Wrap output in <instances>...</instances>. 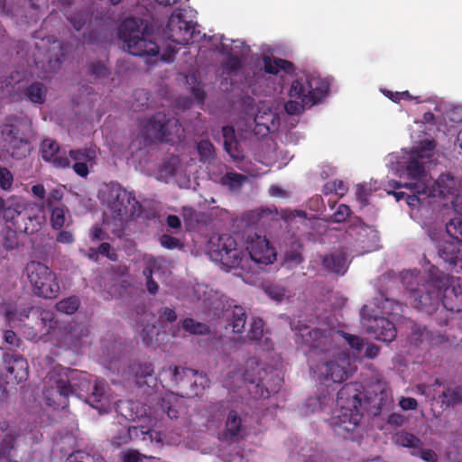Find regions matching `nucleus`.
I'll return each mask as SVG.
<instances>
[{
    "label": "nucleus",
    "mask_w": 462,
    "mask_h": 462,
    "mask_svg": "<svg viewBox=\"0 0 462 462\" xmlns=\"http://www.w3.org/2000/svg\"><path fill=\"white\" fill-rule=\"evenodd\" d=\"M363 385L354 382L346 383L338 392L337 402L339 407L331 418L334 431L346 438V433L356 430L363 417L359 411L362 403Z\"/></svg>",
    "instance_id": "1"
},
{
    "label": "nucleus",
    "mask_w": 462,
    "mask_h": 462,
    "mask_svg": "<svg viewBox=\"0 0 462 462\" xmlns=\"http://www.w3.org/2000/svg\"><path fill=\"white\" fill-rule=\"evenodd\" d=\"M334 336L342 337L356 354H359L364 346V341L358 336L342 330H337L334 335H331L330 331L308 327L300 328L295 334V343L302 348H309L310 356L323 354L324 358H327L336 355V346L333 344Z\"/></svg>",
    "instance_id": "2"
},
{
    "label": "nucleus",
    "mask_w": 462,
    "mask_h": 462,
    "mask_svg": "<svg viewBox=\"0 0 462 462\" xmlns=\"http://www.w3.org/2000/svg\"><path fill=\"white\" fill-rule=\"evenodd\" d=\"M329 91V84L323 79L304 74L291 82L284 108L289 115H299L306 107L319 102Z\"/></svg>",
    "instance_id": "3"
},
{
    "label": "nucleus",
    "mask_w": 462,
    "mask_h": 462,
    "mask_svg": "<svg viewBox=\"0 0 462 462\" xmlns=\"http://www.w3.org/2000/svg\"><path fill=\"white\" fill-rule=\"evenodd\" d=\"M142 134L150 143H174L184 137V129L178 119L159 112L145 121Z\"/></svg>",
    "instance_id": "4"
},
{
    "label": "nucleus",
    "mask_w": 462,
    "mask_h": 462,
    "mask_svg": "<svg viewBox=\"0 0 462 462\" xmlns=\"http://www.w3.org/2000/svg\"><path fill=\"white\" fill-rule=\"evenodd\" d=\"M447 281V278L440 280L439 269L431 266L428 271L425 282L417 289H410V298L413 307L428 314H433L437 307H439L441 300V283Z\"/></svg>",
    "instance_id": "5"
},
{
    "label": "nucleus",
    "mask_w": 462,
    "mask_h": 462,
    "mask_svg": "<svg viewBox=\"0 0 462 462\" xmlns=\"http://www.w3.org/2000/svg\"><path fill=\"white\" fill-rule=\"evenodd\" d=\"M141 21L126 18L119 27V37L134 56H157L159 46L149 34L140 31Z\"/></svg>",
    "instance_id": "6"
},
{
    "label": "nucleus",
    "mask_w": 462,
    "mask_h": 462,
    "mask_svg": "<svg viewBox=\"0 0 462 462\" xmlns=\"http://www.w3.org/2000/svg\"><path fill=\"white\" fill-rule=\"evenodd\" d=\"M24 273L36 296L44 299L58 297L60 283L56 273L48 265L32 260L26 263Z\"/></svg>",
    "instance_id": "7"
},
{
    "label": "nucleus",
    "mask_w": 462,
    "mask_h": 462,
    "mask_svg": "<svg viewBox=\"0 0 462 462\" xmlns=\"http://www.w3.org/2000/svg\"><path fill=\"white\" fill-rule=\"evenodd\" d=\"M211 257L228 269L244 268V252L238 248L236 239L229 234L213 236L209 240Z\"/></svg>",
    "instance_id": "8"
},
{
    "label": "nucleus",
    "mask_w": 462,
    "mask_h": 462,
    "mask_svg": "<svg viewBox=\"0 0 462 462\" xmlns=\"http://www.w3.org/2000/svg\"><path fill=\"white\" fill-rule=\"evenodd\" d=\"M307 349V353L310 361V368L313 373V376L319 383H323L327 386H329L330 383H341L348 377L350 365L349 358L345 356L339 359L341 363L339 364L337 361L329 360L323 361L320 364L314 365L313 359L316 356H310L309 352V348ZM322 354H319L321 356ZM319 356V355L317 356Z\"/></svg>",
    "instance_id": "9"
},
{
    "label": "nucleus",
    "mask_w": 462,
    "mask_h": 462,
    "mask_svg": "<svg viewBox=\"0 0 462 462\" xmlns=\"http://www.w3.org/2000/svg\"><path fill=\"white\" fill-rule=\"evenodd\" d=\"M227 411L225 422V429L219 433V440L226 443H238L247 435V427L241 414L236 410H229L227 403L220 401L210 406L212 413L218 412L220 415Z\"/></svg>",
    "instance_id": "10"
},
{
    "label": "nucleus",
    "mask_w": 462,
    "mask_h": 462,
    "mask_svg": "<svg viewBox=\"0 0 462 462\" xmlns=\"http://www.w3.org/2000/svg\"><path fill=\"white\" fill-rule=\"evenodd\" d=\"M107 206L115 217H133L141 208L140 202L132 191H128L118 182L108 185Z\"/></svg>",
    "instance_id": "11"
},
{
    "label": "nucleus",
    "mask_w": 462,
    "mask_h": 462,
    "mask_svg": "<svg viewBox=\"0 0 462 462\" xmlns=\"http://www.w3.org/2000/svg\"><path fill=\"white\" fill-rule=\"evenodd\" d=\"M57 393L60 396V402L54 403L55 408L65 409L67 400L69 396L75 395L79 398L84 396L90 389V382L86 378V374L71 373L69 376L60 377L56 382Z\"/></svg>",
    "instance_id": "12"
},
{
    "label": "nucleus",
    "mask_w": 462,
    "mask_h": 462,
    "mask_svg": "<svg viewBox=\"0 0 462 462\" xmlns=\"http://www.w3.org/2000/svg\"><path fill=\"white\" fill-rule=\"evenodd\" d=\"M5 150L14 159L21 160L30 154L31 143L24 133L14 125H6L2 129Z\"/></svg>",
    "instance_id": "13"
},
{
    "label": "nucleus",
    "mask_w": 462,
    "mask_h": 462,
    "mask_svg": "<svg viewBox=\"0 0 462 462\" xmlns=\"http://www.w3.org/2000/svg\"><path fill=\"white\" fill-rule=\"evenodd\" d=\"M360 314L367 331L373 334L375 339L392 342L396 337L397 330L393 321L384 317L370 315L367 305L362 308Z\"/></svg>",
    "instance_id": "14"
},
{
    "label": "nucleus",
    "mask_w": 462,
    "mask_h": 462,
    "mask_svg": "<svg viewBox=\"0 0 462 462\" xmlns=\"http://www.w3.org/2000/svg\"><path fill=\"white\" fill-rule=\"evenodd\" d=\"M447 278V282L441 283L442 306L450 313L462 311V278L446 274L440 271V280Z\"/></svg>",
    "instance_id": "15"
},
{
    "label": "nucleus",
    "mask_w": 462,
    "mask_h": 462,
    "mask_svg": "<svg viewBox=\"0 0 462 462\" xmlns=\"http://www.w3.org/2000/svg\"><path fill=\"white\" fill-rule=\"evenodd\" d=\"M167 29L169 39L177 44L188 45L196 41L194 24L184 20L180 14L171 15Z\"/></svg>",
    "instance_id": "16"
},
{
    "label": "nucleus",
    "mask_w": 462,
    "mask_h": 462,
    "mask_svg": "<svg viewBox=\"0 0 462 462\" xmlns=\"http://www.w3.org/2000/svg\"><path fill=\"white\" fill-rule=\"evenodd\" d=\"M30 205L22 197H10L7 199L0 198V214L8 226V228L15 229L23 217H27Z\"/></svg>",
    "instance_id": "17"
},
{
    "label": "nucleus",
    "mask_w": 462,
    "mask_h": 462,
    "mask_svg": "<svg viewBox=\"0 0 462 462\" xmlns=\"http://www.w3.org/2000/svg\"><path fill=\"white\" fill-rule=\"evenodd\" d=\"M247 254L256 263L270 264L276 259V253L270 242L257 234L249 236L246 245Z\"/></svg>",
    "instance_id": "18"
},
{
    "label": "nucleus",
    "mask_w": 462,
    "mask_h": 462,
    "mask_svg": "<svg viewBox=\"0 0 462 462\" xmlns=\"http://www.w3.org/2000/svg\"><path fill=\"white\" fill-rule=\"evenodd\" d=\"M435 145L432 141H428L409 160L405 167L408 178L411 181H424L430 184V180L425 171L424 162H420L424 158H430Z\"/></svg>",
    "instance_id": "19"
},
{
    "label": "nucleus",
    "mask_w": 462,
    "mask_h": 462,
    "mask_svg": "<svg viewBox=\"0 0 462 462\" xmlns=\"http://www.w3.org/2000/svg\"><path fill=\"white\" fill-rule=\"evenodd\" d=\"M88 335L89 330L87 326L69 322L63 328L60 342L66 348L78 352L86 343Z\"/></svg>",
    "instance_id": "20"
},
{
    "label": "nucleus",
    "mask_w": 462,
    "mask_h": 462,
    "mask_svg": "<svg viewBox=\"0 0 462 462\" xmlns=\"http://www.w3.org/2000/svg\"><path fill=\"white\" fill-rule=\"evenodd\" d=\"M42 157L45 162H51L56 168H68L70 160L66 153H60V144L51 138L44 139L41 143Z\"/></svg>",
    "instance_id": "21"
},
{
    "label": "nucleus",
    "mask_w": 462,
    "mask_h": 462,
    "mask_svg": "<svg viewBox=\"0 0 462 462\" xmlns=\"http://www.w3.org/2000/svg\"><path fill=\"white\" fill-rule=\"evenodd\" d=\"M5 369L17 383L25 381L28 376V363L21 355L5 353L3 356Z\"/></svg>",
    "instance_id": "22"
},
{
    "label": "nucleus",
    "mask_w": 462,
    "mask_h": 462,
    "mask_svg": "<svg viewBox=\"0 0 462 462\" xmlns=\"http://www.w3.org/2000/svg\"><path fill=\"white\" fill-rule=\"evenodd\" d=\"M404 186L410 190L406 203L411 208L420 206L428 198L432 196L434 192L430 184L424 181L406 182Z\"/></svg>",
    "instance_id": "23"
},
{
    "label": "nucleus",
    "mask_w": 462,
    "mask_h": 462,
    "mask_svg": "<svg viewBox=\"0 0 462 462\" xmlns=\"http://www.w3.org/2000/svg\"><path fill=\"white\" fill-rule=\"evenodd\" d=\"M438 254L444 262L456 265L462 261V241L450 236V239L439 245Z\"/></svg>",
    "instance_id": "24"
},
{
    "label": "nucleus",
    "mask_w": 462,
    "mask_h": 462,
    "mask_svg": "<svg viewBox=\"0 0 462 462\" xmlns=\"http://www.w3.org/2000/svg\"><path fill=\"white\" fill-rule=\"evenodd\" d=\"M19 436V430L11 428L7 421L0 422V457L10 455Z\"/></svg>",
    "instance_id": "25"
},
{
    "label": "nucleus",
    "mask_w": 462,
    "mask_h": 462,
    "mask_svg": "<svg viewBox=\"0 0 462 462\" xmlns=\"http://www.w3.org/2000/svg\"><path fill=\"white\" fill-rule=\"evenodd\" d=\"M222 134L224 138V149L229 156L236 162L244 159L243 150L236 137L235 128L231 125L223 126Z\"/></svg>",
    "instance_id": "26"
},
{
    "label": "nucleus",
    "mask_w": 462,
    "mask_h": 462,
    "mask_svg": "<svg viewBox=\"0 0 462 462\" xmlns=\"http://www.w3.org/2000/svg\"><path fill=\"white\" fill-rule=\"evenodd\" d=\"M142 438L143 440L152 439V434L149 430H145L144 427H130L125 426L120 429V432L117 436L113 437V444L120 446L126 443L129 439L134 438Z\"/></svg>",
    "instance_id": "27"
},
{
    "label": "nucleus",
    "mask_w": 462,
    "mask_h": 462,
    "mask_svg": "<svg viewBox=\"0 0 462 462\" xmlns=\"http://www.w3.org/2000/svg\"><path fill=\"white\" fill-rule=\"evenodd\" d=\"M439 399L443 407H455L462 404V385L448 383L443 385V391Z\"/></svg>",
    "instance_id": "28"
},
{
    "label": "nucleus",
    "mask_w": 462,
    "mask_h": 462,
    "mask_svg": "<svg viewBox=\"0 0 462 462\" xmlns=\"http://www.w3.org/2000/svg\"><path fill=\"white\" fill-rule=\"evenodd\" d=\"M41 311H34L30 319L22 324H16L27 339L32 340L38 337L39 331L45 326L44 318H42Z\"/></svg>",
    "instance_id": "29"
},
{
    "label": "nucleus",
    "mask_w": 462,
    "mask_h": 462,
    "mask_svg": "<svg viewBox=\"0 0 462 462\" xmlns=\"http://www.w3.org/2000/svg\"><path fill=\"white\" fill-rule=\"evenodd\" d=\"M34 311L40 310L32 306L18 309L9 304L5 308V316L9 323H13L16 327V324H22L30 319Z\"/></svg>",
    "instance_id": "30"
},
{
    "label": "nucleus",
    "mask_w": 462,
    "mask_h": 462,
    "mask_svg": "<svg viewBox=\"0 0 462 462\" xmlns=\"http://www.w3.org/2000/svg\"><path fill=\"white\" fill-rule=\"evenodd\" d=\"M263 69L268 74L276 75L280 71L286 74H293L295 70L294 64L287 60L281 58L263 57Z\"/></svg>",
    "instance_id": "31"
},
{
    "label": "nucleus",
    "mask_w": 462,
    "mask_h": 462,
    "mask_svg": "<svg viewBox=\"0 0 462 462\" xmlns=\"http://www.w3.org/2000/svg\"><path fill=\"white\" fill-rule=\"evenodd\" d=\"M27 217H23V220L18 224L15 230L27 235L37 233L41 229L42 217H39L35 213L34 208L31 206L27 210Z\"/></svg>",
    "instance_id": "32"
},
{
    "label": "nucleus",
    "mask_w": 462,
    "mask_h": 462,
    "mask_svg": "<svg viewBox=\"0 0 462 462\" xmlns=\"http://www.w3.org/2000/svg\"><path fill=\"white\" fill-rule=\"evenodd\" d=\"M322 265L328 271L335 273H345L346 270V257L343 253H332L324 256Z\"/></svg>",
    "instance_id": "33"
},
{
    "label": "nucleus",
    "mask_w": 462,
    "mask_h": 462,
    "mask_svg": "<svg viewBox=\"0 0 462 462\" xmlns=\"http://www.w3.org/2000/svg\"><path fill=\"white\" fill-rule=\"evenodd\" d=\"M160 264L159 262L151 257L147 260L146 267L143 270V275L146 277V287L147 291L151 294H155L158 291L159 286L157 282L153 280L152 275H157L160 273Z\"/></svg>",
    "instance_id": "34"
},
{
    "label": "nucleus",
    "mask_w": 462,
    "mask_h": 462,
    "mask_svg": "<svg viewBox=\"0 0 462 462\" xmlns=\"http://www.w3.org/2000/svg\"><path fill=\"white\" fill-rule=\"evenodd\" d=\"M23 93L32 103L42 105L46 100L47 88L43 83L35 81L26 87Z\"/></svg>",
    "instance_id": "35"
},
{
    "label": "nucleus",
    "mask_w": 462,
    "mask_h": 462,
    "mask_svg": "<svg viewBox=\"0 0 462 462\" xmlns=\"http://www.w3.org/2000/svg\"><path fill=\"white\" fill-rule=\"evenodd\" d=\"M393 439L396 445L410 448L411 451H415L423 445L422 441L418 437L404 430L396 432Z\"/></svg>",
    "instance_id": "36"
},
{
    "label": "nucleus",
    "mask_w": 462,
    "mask_h": 462,
    "mask_svg": "<svg viewBox=\"0 0 462 462\" xmlns=\"http://www.w3.org/2000/svg\"><path fill=\"white\" fill-rule=\"evenodd\" d=\"M191 390L185 393L186 398H194L203 394L205 389L209 386V379L204 373L194 372L191 382Z\"/></svg>",
    "instance_id": "37"
},
{
    "label": "nucleus",
    "mask_w": 462,
    "mask_h": 462,
    "mask_svg": "<svg viewBox=\"0 0 462 462\" xmlns=\"http://www.w3.org/2000/svg\"><path fill=\"white\" fill-rule=\"evenodd\" d=\"M182 367L178 366H169L167 368H162V372L159 374V377L162 382H165L167 385L171 387H178L180 383L181 382Z\"/></svg>",
    "instance_id": "38"
},
{
    "label": "nucleus",
    "mask_w": 462,
    "mask_h": 462,
    "mask_svg": "<svg viewBox=\"0 0 462 462\" xmlns=\"http://www.w3.org/2000/svg\"><path fill=\"white\" fill-rule=\"evenodd\" d=\"M246 313L243 307L235 306L231 311L228 326L232 327L234 333H241L246 323Z\"/></svg>",
    "instance_id": "39"
},
{
    "label": "nucleus",
    "mask_w": 462,
    "mask_h": 462,
    "mask_svg": "<svg viewBox=\"0 0 462 462\" xmlns=\"http://www.w3.org/2000/svg\"><path fill=\"white\" fill-rule=\"evenodd\" d=\"M106 383L104 380L97 379L92 387V393L88 402L96 409H99L97 403L106 400Z\"/></svg>",
    "instance_id": "40"
},
{
    "label": "nucleus",
    "mask_w": 462,
    "mask_h": 462,
    "mask_svg": "<svg viewBox=\"0 0 462 462\" xmlns=\"http://www.w3.org/2000/svg\"><path fill=\"white\" fill-rule=\"evenodd\" d=\"M46 210L51 211V227L56 230H60L66 223V207L64 205H60L52 208H46Z\"/></svg>",
    "instance_id": "41"
},
{
    "label": "nucleus",
    "mask_w": 462,
    "mask_h": 462,
    "mask_svg": "<svg viewBox=\"0 0 462 462\" xmlns=\"http://www.w3.org/2000/svg\"><path fill=\"white\" fill-rule=\"evenodd\" d=\"M199 161L203 163L210 162L216 156L213 143L209 140H201L197 143Z\"/></svg>",
    "instance_id": "42"
},
{
    "label": "nucleus",
    "mask_w": 462,
    "mask_h": 462,
    "mask_svg": "<svg viewBox=\"0 0 462 462\" xmlns=\"http://www.w3.org/2000/svg\"><path fill=\"white\" fill-rule=\"evenodd\" d=\"M182 328L185 331L194 335H206L209 333V328L208 325L196 321L191 318H186L182 321Z\"/></svg>",
    "instance_id": "43"
},
{
    "label": "nucleus",
    "mask_w": 462,
    "mask_h": 462,
    "mask_svg": "<svg viewBox=\"0 0 462 462\" xmlns=\"http://www.w3.org/2000/svg\"><path fill=\"white\" fill-rule=\"evenodd\" d=\"M79 307V300L76 296L65 298L56 304V310L65 314H74Z\"/></svg>",
    "instance_id": "44"
},
{
    "label": "nucleus",
    "mask_w": 462,
    "mask_h": 462,
    "mask_svg": "<svg viewBox=\"0 0 462 462\" xmlns=\"http://www.w3.org/2000/svg\"><path fill=\"white\" fill-rule=\"evenodd\" d=\"M69 160L72 159L75 162H90L96 158V152L90 148L75 149L69 151Z\"/></svg>",
    "instance_id": "45"
},
{
    "label": "nucleus",
    "mask_w": 462,
    "mask_h": 462,
    "mask_svg": "<svg viewBox=\"0 0 462 462\" xmlns=\"http://www.w3.org/2000/svg\"><path fill=\"white\" fill-rule=\"evenodd\" d=\"M66 462H104L99 455H90L83 450H77L69 455Z\"/></svg>",
    "instance_id": "46"
},
{
    "label": "nucleus",
    "mask_w": 462,
    "mask_h": 462,
    "mask_svg": "<svg viewBox=\"0 0 462 462\" xmlns=\"http://www.w3.org/2000/svg\"><path fill=\"white\" fill-rule=\"evenodd\" d=\"M194 372L195 370L191 368L182 369L183 376L181 377V382H179L180 384L177 387L178 394L180 396L186 398L185 393L191 390V382L194 376Z\"/></svg>",
    "instance_id": "47"
},
{
    "label": "nucleus",
    "mask_w": 462,
    "mask_h": 462,
    "mask_svg": "<svg viewBox=\"0 0 462 462\" xmlns=\"http://www.w3.org/2000/svg\"><path fill=\"white\" fill-rule=\"evenodd\" d=\"M63 196H64V193L62 191L61 189L60 188H55V189H52L47 198L45 199V200H43L41 204V208L42 211L46 210V208H54L55 206L53 205V202H60L63 199Z\"/></svg>",
    "instance_id": "48"
},
{
    "label": "nucleus",
    "mask_w": 462,
    "mask_h": 462,
    "mask_svg": "<svg viewBox=\"0 0 462 462\" xmlns=\"http://www.w3.org/2000/svg\"><path fill=\"white\" fill-rule=\"evenodd\" d=\"M133 370L134 375L139 379H145L154 374V367L150 362L139 363L134 366Z\"/></svg>",
    "instance_id": "49"
},
{
    "label": "nucleus",
    "mask_w": 462,
    "mask_h": 462,
    "mask_svg": "<svg viewBox=\"0 0 462 462\" xmlns=\"http://www.w3.org/2000/svg\"><path fill=\"white\" fill-rule=\"evenodd\" d=\"M134 402L131 401H118L116 402V411L125 420H134V414L133 412Z\"/></svg>",
    "instance_id": "50"
},
{
    "label": "nucleus",
    "mask_w": 462,
    "mask_h": 462,
    "mask_svg": "<svg viewBox=\"0 0 462 462\" xmlns=\"http://www.w3.org/2000/svg\"><path fill=\"white\" fill-rule=\"evenodd\" d=\"M19 231H16L14 228H9V230L6 232L5 238H4V247L7 251L15 250L20 246L19 238L17 236V233Z\"/></svg>",
    "instance_id": "51"
},
{
    "label": "nucleus",
    "mask_w": 462,
    "mask_h": 462,
    "mask_svg": "<svg viewBox=\"0 0 462 462\" xmlns=\"http://www.w3.org/2000/svg\"><path fill=\"white\" fill-rule=\"evenodd\" d=\"M263 334V320L262 319H254L251 323L250 329L247 334L249 340H260Z\"/></svg>",
    "instance_id": "52"
},
{
    "label": "nucleus",
    "mask_w": 462,
    "mask_h": 462,
    "mask_svg": "<svg viewBox=\"0 0 462 462\" xmlns=\"http://www.w3.org/2000/svg\"><path fill=\"white\" fill-rule=\"evenodd\" d=\"M247 180L245 175L237 172H227L223 177L224 184H228L231 187H240Z\"/></svg>",
    "instance_id": "53"
},
{
    "label": "nucleus",
    "mask_w": 462,
    "mask_h": 462,
    "mask_svg": "<svg viewBox=\"0 0 462 462\" xmlns=\"http://www.w3.org/2000/svg\"><path fill=\"white\" fill-rule=\"evenodd\" d=\"M88 73L96 79H102L108 75V69L101 62H91L88 65Z\"/></svg>",
    "instance_id": "54"
},
{
    "label": "nucleus",
    "mask_w": 462,
    "mask_h": 462,
    "mask_svg": "<svg viewBox=\"0 0 462 462\" xmlns=\"http://www.w3.org/2000/svg\"><path fill=\"white\" fill-rule=\"evenodd\" d=\"M3 337L4 341L9 346L10 350L20 348L23 344L21 338L11 329L5 330Z\"/></svg>",
    "instance_id": "55"
},
{
    "label": "nucleus",
    "mask_w": 462,
    "mask_h": 462,
    "mask_svg": "<svg viewBox=\"0 0 462 462\" xmlns=\"http://www.w3.org/2000/svg\"><path fill=\"white\" fill-rule=\"evenodd\" d=\"M448 234L462 241V218L452 219L446 226Z\"/></svg>",
    "instance_id": "56"
},
{
    "label": "nucleus",
    "mask_w": 462,
    "mask_h": 462,
    "mask_svg": "<svg viewBox=\"0 0 462 462\" xmlns=\"http://www.w3.org/2000/svg\"><path fill=\"white\" fill-rule=\"evenodd\" d=\"M14 183L13 173L5 167L0 165V187L5 190L11 189Z\"/></svg>",
    "instance_id": "57"
},
{
    "label": "nucleus",
    "mask_w": 462,
    "mask_h": 462,
    "mask_svg": "<svg viewBox=\"0 0 462 462\" xmlns=\"http://www.w3.org/2000/svg\"><path fill=\"white\" fill-rule=\"evenodd\" d=\"M159 240H160L161 245L169 250L182 247V245H181L180 239H178L171 235H168V234L162 235Z\"/></svg>",
    "instance_id": "58"
},
{
    "label": "nucleus",
    "mask_w": 462,
    "mask_h": 462,
    "mask_svg": "<svg viewBox=\"0 0 462 462\" xmlns=\"http://www.w3.org/2000/svg\"><path fill=\"white\" fill-rule=\"evenodd\" d=\"M428 334L429 332L427 331L426 328H422L420 325L414 324L411 327V333L410 336L411 341H412L414 345H419L423 341Z\"/></svg>",
    "instance_id": "59"
},
{
    "label": "nucleus",
    "mask_w": 462,
    "mask_h": 462,
    "mask_svg": "<svg viewBox=\"0 0 462 462\" xmlns=\"http://www.w3.org/2000/svg\"><path fill=\"white\" fill-rule=\"evenodd\" d=\"M411 454L420 457L426 462H436L438 459L437 454L432 449H423L422 447H420L415 451H411Z\"/></svg>",
    "instance_id": "60"
},
{
    "label": "nucleus",
    "mask_w": 462,
    "mask_h": 462,
    "mask_svg": "<svg viewBox=\"0 0 462 462\" xmlns=\"http://www.w3.org/2000/svg\"><path fill=\"white\" fill-rule=\"evenodd\" d=\"M350 208L346 204H341L332 215V220L336 223H341L345 221L350 216Z\"/></svg>",
    "instance_id": "61"
},
{
    "label": "nucleus",
    "mask_w": 462,
    "mask_h": 462,
    "mask_svg": "<svg viewBox=\"0 0 462 462\" xmlns=\"http://www.w3.org/2000/svg\"><path fill=\"white\" fill-rule=\"evenodd\" d=\"M448 312H449V310H447L444 307L441 310L437 307V309L433 311V319L439 326L448 325L450 317L448 316Z\"/></svg>",
    "instance_id": "62"
},
{
    "label": "nucleus",
    "mask_w": 462,
    "mask_h": 462,
    "mask_svg": "<svg viewBox=\"0 0 462 462\" xmlns=\"http://www.w3.org/2000/svg\"><path fill=\"white\" fill-rule=\"evenodd\" d=\"M284 258L287 263L295 265H298L303 262L301 252L298 248L286 251Z\"/></svg>",
    "instance_id": "63"
},
{
    "label": "nucleus",
    "mask_w": 462,
    "mask_h": 462,
    "mask_svg": "<svg viewBox=\"0 0 462 462\" xmlns=\"http://www.w3.org/2000/svg\"><path fill=\"white\" fill-rule=\"evenodd\" d=\"M159 318L162 321L172 323L177 319V315L173 309L163 307L159 312Z\"/></svg>",
    "instance_id": "64"
}]
</instances>
